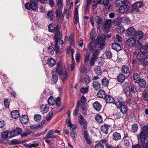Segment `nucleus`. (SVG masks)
I'll list each match as a JSON object with an SVG mask.
<instances>
[{
    "mask_svg": "<svg viewBox=\"0 0 148 148\" xmlns=\"http://www.w3.org/2000/svg\"><path fill=\"white\" fill-rule=\"evenodd\" d=\"M148 132L145 130H143L140 132V134L137 137L138 141H140V148H148V141L145 143V142L147 138V135Z\"/></svg>",
    "mask_w": 148,
    "mask_h": 148,
    "instance_id": "1",
    "label": "nucleus"
},
{
    "mask_svg": "<svg viewBox=\"0 0 148 148\" xmlns=\"http://www.w3.org/2000/svg\"><path fill=\"white\" fill-rule=\"evenodd\" d=\"M56 71L59 75H64V76L62 78L63 82H64L67 79V73L68 72V69H62L61 68L60 64L59 63H58L56 66Z\"/></svg>",
    "mask_w": 148,
    "mask_h": 148,
    "instance_id": "2",
    "label": "nucleus"
},
{
    "mask_svg": "<svg viewBox=\"0 0 148 148\" xmlns=\"http://www.w3.org/2000/svg\"><path fill=\"white\" fill-rule=\"evenodd\" d=\"M124 102L118 100L115 103V105L119 108L121 112L123 114H125L127 112V107L124 105Z\"/></svg>",
    "mask_w": 148,
    "mask_h": 148,
    "instance_id": "3",
    "label": "nucleus"
},
{
    "mask_svg": "<svg viewBox=\"0 0 148 148\" xmlns=\"http://www.w3.org/2000/svg\"><path fill=\"white\" fill-rule=\"evenodd\" d=\"M127 44L129 46L132 47H137L140 44L139 41L136 40L134 37H131L127 40Z\"/></svg>",
    "mask_w": 148,
    "mask_h": 148,
    "instance_id": "4",
    "label": "nucleus"
},
{
    "mask_svg": "<svg viewBox=\"0 0 148 148\" xmlns=\"http://www.w3.org/2000/svg\"><path fill=\"white\" fill-rule=\"evenodd\" d=\"M111 24V20L106 19L102 28V29L106 32H108Z\"/></svg>",
    "mask_w": 148,
    "mask_h": 148,
    "instance_id": "5",
    "label": "nucleus"
},
{
    "mask_svg": "<svg viewBox=\"0 0 148 148\" xmlns=\"http://www.w3.org/2000/svg\"><path fill=\"white\" fill-rule=\"evenodd\" d=\"M106 36L105 35L102 34L98 36V42L99 45H100V47L104 46L105 45L104 42Z\"/></svg>",
    "mask_w": 148,
    "mask_h": 148,
    "instance_id": "6",
    "label": "nucleus"
},
{
    "mask_svg": "<svg viewBox=\"0 0 148 148\" xmlns=\"http://www.w3.org/2000/svg\"><path fill=\"white\" fill-rule=\"evenodd\" d=\"M79 6L77 5L76 7L74 14L73 21L75 24H76L79 21V17L78 14V9Z\"/></svg>",
    "mask_w": 148,
    "mask_h": 148,
    "instance_id": "7",
    "label": "nucleus"
},
{
    "mask_svg": "<svg viewBox=\"0 0 148 148\" xmlns=\"http://www.w3.org/2000/svg\"><path fill=\"white\" fill-rule=\"evenodd\" d=\"M135 30L133 27H130L128 28L127 30L126 34L127 36H134L135 34Z\"/></svg>",
    "mask_w": 148,
    "mask_h": 148,
    "instance_id": "8",
    "label": "nucleus"
},
{
    "mask_svg": "<svg viewBox=\"0 0 148 148\" xmlns=\"http://www.w3.org/2000/svg\"><path fill=\"white\" fill-rule=\"evenodd\" d=\"M129 8V6L126 4L121 6L119 8V11L121 13H124L127 11Z\"/></svg>",
    "mask_w": 148,
    "mask_h": 148,
    "instance_id": "9",
    "label": "nucleus"
},
{
    "mask_svg": "<svg viewBox=\"0 0 148 148\" xmlns=\"http://www.w3.org/2000/svg\"><path fill=\"white\" fill-rule=\"evenodd\" d=\"M20 121L23 124H25L29 121L28 116L26 115H23L21 116L20 118Z\"/></svg>",
    "mask_w": 148,
    "mask_h": 148,
    "instance_id": "10",
    "label": "nucleus"
},
{
    "mask_svg": "<svg viewBox=\"0 0 148 148\" xmlns=\"http://www.w3.org/2000/svg\"><path fill=\"white\" fill-rule=\"evenodd\" d=\"M52 24H50L48 27V31L50 32H52L55 31V32H58L59 30V27L57 25L55 27Z\"/></svg>",
    "mask_w": 148,
    "mask_h": 148,
    "instance_id": "11",
    "label": "nucleus"
},
{
    "mask_svg": "<svg viewBox=\"0 0 148 148\" xmlns=\"http://www.w3.org/2000/svg\"><path fill=\"white\" fill-rule=\"evenodd\" d=\"M21 129L20 128H17L11 132L10 133V134L11 135V136H10V138H11L15 136L14 134L16 133L18 135L20 134L21 132Z\"/></svg>",
    "mask_w": 148,
    "mask_h": 148,
    "instance_id": "12",
    "label": "nucleus"
},
{
    "mask_svg": "<svg viewBox=\"0 0 148 148\" xmlns=\"http://www.w3.org/2000/svg\"><path fill=\"white\" fill-rule=\"evenodd\" d=\"M134 36L136 37L137 40L139 41L142 39L143 36V33L141 31H138L136 32Z\"/></svg>",
    "mask_w": 148,
    "mask_h": 148,
    "instance_id": "13",
    "label": "nucleus"
},
{
    "mask_svg": "<svg viewBox=\"0 0 148 148\" xmlns=\"http://www.w3.org/2000/svg\"><path fill=\"white\" fill-rule=\"evenodd\" d=\"M58 32L59 30H58V32H56V33L55 34L54 37L53 38L55 40V39H56L57 40L56 42H58L59 40H60L62 39V32H59V34H58Z\"/></svg>",
    "mask_w": 148,
    "mask_h": 148,
    "instance_id": "14",
    "label": "nucleus"
},
{
    "mask_svg": "<svg viewBox=\"0 0 148 148\" xmlns=\"http://www.w3.org/2000/svg\"><path fill=\"white\" fill-rule=\"evenodd\" d=\"M127 0H116L115 4L117 6H121L127 4Z\"/></svg>",
    "mask_w": 148,
    "mask_h": 148,
    "instance_id": "15",
    "label": "nucleus"
},
{
    "mask_svg": "<svg viewBox=\"0 0 148 148\" xmlns=\"http://www.w3.org/2000/svg\"><path fill=\"white\" fill-rule=\"evenodd\" d=\"M53 130H49L46 135L47 138H56V136H53Z\"/></svg>",
    "mask_w": 148,
    "mask_h": 148,
    "instance_id": "16",
    "label": "nucleus"
},
{
    "mask_svg": "<svg viewBox=\"0 0 148 148\" xmlns=\"http://www.w3.org/2000/svg\"><path fill=\"white\" fill-rule=\"evenodd\" d=\"M47 63L49 66L52 67L55 64L56 61L53 58H48Z\"/></svg>",
    "mask_w": 148,
    "mask_h": 148,
    "instance_id": "17",
    "label": "nucleus"
},
{
    "mask_svg": "<svg viewBox=\"0 0 148 148\" xmlns=\"http://www.w3.org/2000/svg\"><path fill=\"white\" fill-rule=\"evenodd\" d=\"M93 88L96 90H98L101 88V85L99 82L94 81L92 83Z\"/></svg>",
    "mask_w": 148,
    "mask_h": 148,
    "instance_id": "18",
    "label": "nucleus"
},
{
    "mask_svg": "<svg viewBox=\"0 0 148 148\" xmlns=\"http://www.w3.org/2000/svg\"><path fill=\"white\" fill-rule=\"evenodd\" d=\"M93 106L95 109L98 112L100 111L101 108V105L98 101L95 102L93 104Z\"/></svg>",
    "mask_w": 148,
    "mask_h": 148,
    "instance_id": "19",
    "label": "nucleus"
},
{
    "mask_svg": "<svg viewBox=\"0 0 148 148\" xmlns=\"http://www.w3.org/2000/svg\"><path fill=\"white\" fill-rule=\"evenodd\" d=\"M49 107H47L46 105H43L40 107V109L41 112L44 114L47 112L48 111Z\"/></svg>",
    "mask_w": 148,
    "mask_h": 148,
    "instance_id": "20",
    "label": "nucleus"
},
{
    "mask_svg": "<svg viewBox=\"0 0 148 148\" xmlns=\"http://www.w3.org/2000/svg\"><path fill=\"white\" fill-rule=\"evenodd\" d=\"M112 49L117 51H119L121 49V46L120 44L115 43L112 45Z\"/></svg>",
    "mask_w": 148,
    "mask_h": 148,
    "instance_id": "21",
    "label": "nucleus"
},
{
    "mask_svg": "<svg viewBox=\"0 0 148 148\" xmlns=\"http://www.w3.org/2000/svg\"><path fill=\"white\" fill-rule=\"evenodd\" d=\"M138 83L140 87L142 88H145L146 87L147 84L146 81L143 79H140Z\"/></svg>",
    "mask_w": 148,
    "mask_h": 148,
    "instance_id": "22",
    "label": "nucleus"
},
{
    "mask_svg": "<svg viewBox=\"0 0 148 148\" xmlns=\"http://www.w3.org/2000/svg\"><path fill=\"white\" fill-rule=\"evenodd\" d=\"M125 78V75L122 73H120L118 75L117 80L119 82H123L124 81Z\"/></svg>",
    "mask_w": 148,
    "mask_h": 148,
    "instance_id": "23",
    "label": "nucleus"
},
{
    "mask_svg": "<svg viewBox=\"0 0 148 148\" xmlns=\"http://www.w3.org/2000/svg\"><path fill=\"white\" fill-rule=\"evenodd\" d=\"M108 126L106 124L102 125L101 128V131L103 134H106L108 132Z\"/></svg>",
    "mask_w": 148,
    "mask_h": 148,
    "instance_id": "24",
    "label": "nucleus"
},
{
    "mask_svg": "<svg viewBox=\"0 0 148 148\" xmlns=\"http://www.w3.org/2000/svg\"><path fill=\"white\" fill-rule=\"evenodd\" d=\"M133 79L134 82L138 83L140 79L139 75L137 73H134L133 75Z\"/></svg>",
    "mask_w": 148,
    "mask_h": 148,
    "instance_id": "25",
    "label": "nucleus"
},
{
    "mask_svg": "<svg viewBox=\"0 0 148 148\" xmlns=\"http://www.w3.org/2000/svg\"><path fill=\"white\" fill-rule=\"evenodd\" d=\"M113 35H112V38H113L112 40L116 42H121L122 40V37L118 34H116V37L113 38Z\"/></svg>",
    "mask_w": 148,
    "mask_h": 148,
    "instance_id": "26",
    "label": "nucleus"
},
{
    "mask_svg": "<svg viewBox=\"0 0 148 148\" xmlns=\"http://www.w3.org/2000/svg\"><path fill=\"white\" fill-rule=\"evenodd\" d=\"M11 114L12 117L15 119L18 118L19 116V112L17 110L12 111L11 112Z\"/></svg>",
    "mask_w": 148,
    "mask_h": 148,
    "instance_id": "27",
    "label": "nucleus"
},
{
    "mask_svg": "<svg viewBox=\"0 0 148 148\" xmlns=\"http://www.w3.org/2000/svg\"><path fill=\"white\" fill-rule=\"evenodd\" d=\"M113 138L115 140H118L121 138L120 134L117 132H115L113 134Z\"/></svg>",
    "mask_w": 148,
    "mask_h": 148,
    "instance_id": "28",
    "label": "nucleus"
},
{
    "mask_svg": "<svg viewBox=\"0 0 148 148\" xmlns=\"http://www.w3.org/2000/svg\"><path fill=\"white\" fill-rule=\"evenodd\" d=\"M143 5V3L141 1H137L133 4V8H141Z\"/></svg>",
    "mask_w": 148,
    "mask_h": 148,
    "instance_id": "29",
    "label": "nucleus"
},
{
    "mask_svg": "<svg viewBox=\"0 0 148 148\" xmlns=\"http://www.w3.org/2000/svg\"><path fill=\"white\" fill-rule=\"evenodd\" d=\"M125 29L123 26L120 25L118 26L116 28L117 32L120 34H123L125 32Z\"/></svg>",
    "mask_w": 148,
    "mask_h": 148,
    "instance_id": "30",
    "label": "nucleus"
},
{
    "mask_svg": "<svg viewBox=\"0 0 148 148\" xmlns=\"http://www.w3.org/2000/svg\"><path fill=\"white\" fill-rule=\"evenodd\" d=\"M97 95L99 97L103 98L105 96L106 93L104 90H100L97 93Z\"/></svg>",
    "mask_w": 148,
    "mask_h": 148,
    "instance_id": "31",
    "label": "nucleus"
},
{
    "mask_svg": "<svg viewBox=\"0 0 148 148\" xmlns=\"http://www.w3.org/2000/svg\"><path fill=\"white\" fill-rule=\"evenodd\" d=\"M95 21L96 22V23H97V28L98 29L99 28V24H101L102 23V21L101 20V18L97 16L96 17Z\"/></svg>",
    "mask_w": 148,
    "mask_h": 148,
    "instance_id": "32",
    "label": "nucleus"
},
{
    "mask_svg": "<svg viewBox=\"0 0 148 148\" xmlns=\"http://www.w3.org/2000/svg\"><path fill=\"white\" fill-rule=\"evenodd\" d=\"M95 73L97 75H100L102 73V71L100 66H97L94 69Z\"/></svg>",
    "mask_w": 148,
    "mask_h": 148,
    "instance_id": "33",
    "label": "nucleus"
},
{
    "mask_svg": "<svg viewBox=\"0 0 148 148\" xmlns=\"http://www.w3.org/2000/svg\"><path fill=\"white\" fill-rule=\"evenodd\" d=\"M142 97L144 100L148 101V93L146 91H144L142 92Z\"/></svg>",
    "mask_w": 148,
    "mask_h": 148,
    "instance_id": "34",
    "label": "nucleus"
},
{
    "mask_svg": "<svg viewBox=\"0 0 148 148\" xmlns=\"http://www.w3.org/2000/svg\"><path fill=\"white\" fill-rule=\"evenodd\" d=\"M78 121L80 124L84 125V128L85 129L86 128L85 127V125L86 123V122L84 120L83 117L82 116L80 115V116H79Z\"/></svg>",
    "mask_w": 148,
    "mask_h": 148,
    "instance_id": "35",
    "label": "nucleus"
},
{
    "mask_svg": "<svg viewBox=\"0 0 148 148\" xmlns=\"http://www.w3.org/2000/svg\"><path fill=\"white\" fill-rule=\"evenodd\" d=\"M122 72L125 74L129 72V69L128 67L126 65H123L121 69Z\"/></svg>",
    "mask_w": 148,
    "mask_h": 148,
    "instance_id": "36",
    "label": "nucleus"
},
{
    "mask_svg": "<svg viewBox=\"0 0 148 148\" xmlns=\"http://www.w3.org/2000/svg\"><path fill=\"white\" fill-rule=\"evenodd\" d=\"M10 133L9 131H6L3 132L1 134V137L3 139H5L8 137V134Z\"/></svg>",
    "mask_w": 148,
    "mask_h": 148,
    "instance_id": "37",
    "label": "nucleus"
},
{
    "mask_svg": "<svg viewBox=\"0 0 148 148\" xmlns=\"http://www.w3.org/2000/svg\"><path fill=\"white\" fill-rule=\"evenodd\" d=\"M145 56L141 53H138L137 55V58L138 60H139L141 62H142Z\"/></svg>",
    "mask_w": 148,
    "mask_h": 148,
    "instance_id": "38",
    "label": "nucleus"
},
{
    "mask_svg": "<svg viewBox=\"0 0 148 148\" xmlns=\"http://www.w3.org/2000/svg\"><path fill=\"white\" fill-rule=\"evenodd\" d=\"M95 120L99 123H101L103 121L102 118L101 116L99 114H97L95 116Z\"/></svg>",
    "mask_w": 148,
    "mask_h": 148,
    "instance_id": "39",
    "label": "nucleus"
},
{
    "mask_svg": "<svg viewBox=\"0 0 148 148\" xmlns=\"http://www.w3.org/2000/svg\"><path fill=\"white\" fill-rule=\"evenodd\" d=\"M53 111L52 110L49 112L46 117V119L47 121H49L53 117Z\"/></svg>",
    "mask_w": 148,
    "mask_h": 148,
    "instance_id": "40",
    "label": "nucleus"
},
{
    "mask_svg": "<svg viewBox=\"0 0 148 148\" xmlns=\"http://www.w3.org/2000/svg\"><path fill=\"white\" fill-rule=\"evenodd\" d=\"M141 53L143 54H146L148 52V49L145 46L142 47L140 49Z\"/></svg>",
    "mask_w": 148,
    "mask_h": 148,
    "instance_id": "41",
    "label": "nucleus"
},
{
    "mask_svg": "<svg viewBox=\"0 0 148 148\" xmlns=\"http://www.w3.org/2000/svg\"><path fill=\"white\" fill-rule=\"evenodd\" d=\"M74 52V49L71 48L70 46H68L67 47L66 50L67 54H69L71 53V55L72 57H73V54Z\"/></svg>",
    "mask_w": 148,
    "mask_h": 148,
    "instance_id": "42",
    "label": "nucleus"
},
{
    "mask_svg": "<svg viewBox=\"0 0 148 148\" xmlns=\"http://www.w3.org/2000/svg\"><path fill=\"white\" fill-rule=\"evenodd\" d=\"M100 52V50L99 49H96L94 50L92 53V57H94L97 58V57L99 53Z\"/></svg>",
    "mask_w": 148,
    "mask_h": 148,
    "instance_id": "43",
    "label": "nucleus"
},
{
    "mask_svg": "<svg viewBox=\"0 0 148 148\" xmlns=\"http://www.w3.org/2000/svg\"><path fill=\"white\" fill-rule=\"evenodd\" d=\"M31 10L36 11L38 9V6L36 2H32L31 7Z\"/></svg>",
    "mask_w": 148,
    "mask_h": 148,
    "instance_id": "44",
    "label": "nucleus"
},
{
    "mask_svg": "<svg viewBox=\"0 0 148 148\" xmlns=\"http://www.w3.org/2000/svg\"><path fill=\"white\" fill-rule=\"evenodd\" d=\"M90 80V77L88 75H86L84 78L83 83L85 84H87L89 82Z\"/></svg>",
    "mask_w": 148,
    "mask_h": 148,
    "instance_id": "45",
    "label": "nucleus"
},
{
    "mask_svg": "<svg viewBox=\"0 0 148 148\" xmlns=\"http://www.w3.org/2000/svg\"><path fill=\"white\" fill-rule=\"evenodd\" d=\"M141 64L144 66L148 65V55L145 58H144L142 62H141Z\"/></svg>",
    "mask_w": 148,
    "mask_h": 148,
    "instance_id": "46",
    "label": "nucleus"
},
{
    "mask_svg": "<svg viewBox=\"0 0 148 148\" xmlns=\"http://www.w3.org/2000/svg\"><path fill=\"white\" fill-rule=\"evenodd\" d=\"M109 80L106 77L103 78L101 81V82L103 85L107 86L109 83Z\"/></svg>",
    "mask_w": 148,
    "mask_h": 148,
    "instance_id": "47",
    "label": "nucleus"
},
{
    "mask_svg": "<svg viewBox=\"0 0 148 148\" xmlns=\"http://www.w3.org/2000/svg\"><path fill=\"white\" fill-rule=\"evenodd\" d=\"M121 18H117L113 21V23L114 26L117 25L121 22Z\"/></svg>",
    "mask_w": 148,
    "mask_h": 148,
    "instance_id": "48",
    "label": "nucleus"
},
{
    "mask_svg": "<svg viewBox=\"0 0 148 148\" xmlns=\"http://www.w3.org/2000/svg\"><path fill=\"white\" fill-rule=\"evenodd\" d=\"M95 44L93 41L91 42L88 46V48L90 51H92L95 47Z\"/></svg>",
    "mask_w": 148,
    "mask_h": 148,
    "instance_id": "49",
    "label": "nucleus"
},
{
    "mask_svg": "<svg viewBox=\"0 0 148 148\" xmlns=\"http://www.w3.org/2000/svg\"><path fill=\"white\" fill-rule=\"evenodd\" d=\"M55 102L52 96H50L48 100V104L50 105H53L54 104Z\"/></svg>",
    "mask_w": 148,
    "mask_h": 148,
    "instance_id": "50",
    "label": "nucleus"
},
{
    "mask_svg": "<svg viewBox=\"0 0 148 148\" xmlns=\"http://www.w3.org/2000/svg\"><path fill=\"white\" fill-rule=\"evenodd\" d=\"M111 96L110 95H108L106 96L104 98L106 102V103H111Z\"/></svg>",
    "mask_w": 148,
    "mask_h": 148,
    "instance_id": "51",
    "label": "nucleus"
},
{
    "mask_svg": "<svg viewBox=\"0 0 148 148\" xmlns=\"http://www.w3.org/2000/svg\"><path fill=\"white\" fill-rule=\"evenodd\" d=\"M97 58L92 56L90 60V66H92L95 64V62Z\"/></svg>",
    "mask_w": 148,
    "mask_h": 148,
    "instance_id": "52",
    "label": "nucleus"
},
{
    "mask_svg": "<svg viewBox=\"0 0 148 148\" xmlns=\"http://www.w3.org/2000/svg\"><path fill=\"white\" fill-rule=\"evenodd\" d=\"M90 53L89 52H88L86 53L85 54L84 56V62L86 63L88 62L89 60Z\"/></svg>",
    "mask_w": 148,
    "mask_h": 148,
    "instance_id": "53",
    "label": "nucleus"
},
{
    "mask_svg": "<svg viewBox=\"0 0 148 148\" xmlns=\"http://www.w3.org/2000/svg\"><path fill=\"white\" fill-rule=\"evenodd\" d=\"M54 50H55L54 48L52 47L51 46L48 48L47 49V52L50 55H52L53 53Z\"/></svg>",
    "mask_w": 148,
    "mask_h": 148,
    "instance_id": "54",
    "label": "nucleus"
},
{
    "mask_svg": "<svg viewBox=\"0 0 148 148\" xmlns=\"http://www.w3.org/2000/svg\"><path fill=\"white\" fill-rule=\"evenodd\" d=\"M87 107L86 106L84 105H83L82 106V114L84 115H86L87 114L86 111Z\"/></svg>",
    "mask_w": 148,
    "mask_h": 148,
    "instance_id": "55",
    "label": "nucleus"
},
{
    "mask_svg": "<svg viewBox=\"0 0 148 148\" xmlns=\"http://www.w3.org/2000/svg\"><path fill=\"white\" fill-rule=\"evenodd\" d=\"M138 129V125L136 124H133L132 126V130L134 132L137 131Z\"/></svg>",
    "mask_w": 148,
    "mask_h": 148,
    "instance_id": "56",
    "label": "nucleus"
},
{
    "mask_svg": "<svg viewBox=\"0 0 148 148\" xmlns=\"http://www.w3.org/2000/svg\"><path fill=\"white\" fill-rule=\"evenodd\" d=\"M34 118L35 121H39L40 120L41 117L40 115L37 114L34 116Z\"/></svg>",
    "mask_w": 148,
    "mask_h": 148,
    "instance_id": "57",
    "label": "nucleus"
},
{
    "mask_svg": "<svg viewBox=\"0 0 148 148\" xmlns=\"http://www.w3.org/2000/svg\"><path fill=\"white\" fill-rule=\"evenodd\" d=\"M53 11L51 10L49 11L47 13V15L48 17L51 19H53Z\"/></svg>",
    "mask_w": 148,
    "mask_h": 148,
    "instance_id": "58",
    "label": "nucleus"
},
{
    "mask_svg": "<svg viewBox=\"0 0 148 148\" xmlns=\"http://www.w3.org/2000/svg\"><path fill=\"white\" fill-rule=\"evenodd\" d=\"M58 79V77L56 75H53L52 80L53 83H55L57 81Z\"/></svg>",
    "mask_w": 148,
    "mask_h": 148,
    "instance_id": "59",
    "label": "nucleus"
},
{
    "mask_svg": "<svg viewBox=\"0 0 148 148\" xmlns=\"http://www.w3.org/2000/svg\"><path fill=\"white\" fill-rule=\"evenodd\" d=\"M124 92L127 96L130 95V89L129 88H125L124 89Z\"/></svg>",
    "mask_w": 148,
    "mask_h": 148,
    "instance_id": "60",
    "label": "nucleus"
},
{
    "mask_svg": "<svg viewBox=\"0 0 148 148\" xmlns=\"http://www.w3.org/2000/svg\"><path fill=\"white\" fill-rule=\"evenodd\" d=\"M61 99L60 97H58L55 101L57 106H61Z\"/></svg>",
    "mask_w": 148,
    "mask_h": 148,
    "instance_id": "61",
    "label": "nucleus"
},
{
    "mask_svg": "<svg viewBox=\"0 0 148 148\" xmlns=\"http://www.w3.org/2000/svg\"><path fill=\"white\" fill-rule=\"evenodd\" d=\"M31 5H32V3H27L25 4V8L28 10H30Z\"/></svg>",
    "mask_w": 148,
    "mask_h": 148,
    "instance_id": "62",
    "label": "nucleus"
},
{
    "mask_svg": "<svg viewBox=\"0 0 148 148\" xmlns=\"http://www.w3.org/2000/svg\"><path fill=\"white\" fill-rule=\"evenodd\" d=\"M62 13L61 10L59 9H57L56 12V15L57 17H60Z\"/></svg>",
    "mask_w": 148,
    "mask_h": 148,
    "instance_id": "63",
    "label": "nucleus"
},
{
    "mask_svg": "<svg viewBox=\"0 0 148 148\" xmlns=\"http://www.w3.org/2000/svg\"><path fill=\"white\" fill-rule=\"evenodd\" d=\"M104 145L101 143L96 144L95 146V148H104Z\"/></svg>",
    "mask_w": 148,
    "mask_h": 148,
    "instance_id": "64",
    "label": "nucleus"
}]
</instances>
